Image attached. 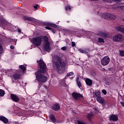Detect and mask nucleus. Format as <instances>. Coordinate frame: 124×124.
<instances>
[{"label":"nucleus","mask_w":124,"mask_h":124,"mask_svg":"<svg viewBox=\"0 0 124 124\" xmlns=\"http://www.w3.org/2000/svg\"><path fill=\"white\" fill-rule=\"evenodd\" d=\"M40 66V70L41 72H37L36 74V79L38 80L39 84H43L47 81V76L43 75L42 73L46 72V64L43 62V60H40L39 61H37Z\"/></svg>","instance_id":"obj_1"},{"label":"nucleus","mask_w":124,"mask_h":124,"mask_svg":"<svg viewBox=\"0 0 124 124\" xmlns=\"http://www.w3.org/2000/svg\"><path fill=\"white\" fill-rule=\"evenodd\" d=\"M53 66L59 73H62L65 67V62L60 56H55L52 60Z\"/></svg>","instance_id":"obj_2"},{"label":"nucleus","mask_w":124,"mask_h":124,"mask_svg":"<svg viewBox=\"0 0 124 124\" xmlns=\"http://www.w3.org/2000/svg\"><path fill=\"white\" fill-rule=\"evenodd\" d=\"M31 42H32L34 45L38 47V46H40V45H41L42 38L41 36L33 38L32 40H31Z\"/></svg>","instance_id":"obj_3"},{"label":"nucleus","mask_w":124,"mask_h":124,"mask_svg":"<svg viewBox=\"0 0 124 124\" xmlns=\"http://www.w3.org/2000/svg\"><path fill=\"white\" fill-rule=\"evenodd\" d=\"M109 62H110V58H109L108 56L104 57L101 60V64H102L104 66L108 64Z\"/></svg>","instance_id":"obj_4"},{"label":"nucleus","mask_w":124,"mask_h":124,"mask_svg":"<svg viewBox=\"0 0 124 124\" xmlns=\"http://www.w3.org/2000/svg\"><path fill=\"white\" fill-rule=\"evenodd\" d=\"M72 96L74 98V99H75V100H78L81 98L82 95L77 93H73L72 94Z\"/></svg>","instance_id":"obj_5"},{"label":"nucleus","mask_w":124,"mask_h":124,"mask_svg":"<svg viewBox=\"0 0 124 124\" xmlns=\"http://www.w3.org/2000/svg\"><path fill=\"white\" fill-rule=\"evenodd\" d=\"M50 43H44V50L47 51V52H50V50H51V46H50Z\"/></svg>","instance_id":"obj_6"},{"label":"nucleus","mask_w":124,"mask_h":124,"mask_svg":"<svg viewBox=\"0 0 124 124\" xmlns=\"http://www.w3.org/2000/svg\"><path fill=\"white\" fill-rule=\"evenodd\" d=\"M24 20H27V21H31V22H32L33 23H36V22H37V19L34 18H32L31 17H29V16H25L24 17Z\"/></svg>","instance_id":"obj_7"},{"label":"nucleus","mask_w":124,"mask_h":124,"mask_svg":"<svg viewBox=\"0 0 124 124\" xmlns=\"http://www.w3.org/2000/svg\"><path fill=\"white\" fill-rule=\"evenodd\" d=\"M11 98H12V100H13V101H15V102H19V101L20 100V98H19V97H18V96L15 94H11Z\"/></svg>","instance_id":"obj_8"},{"label":"nucleus","mask_w":124,"mask_h":124,"mask_svg":"<svg viewBox=\"0 0 124 124\" xmlns=\"http://www.w3.org/2000/svg\"><path fill=\"white\" fill-rule=\"evenodd\" d=\"M123 38V36L121 34H117L114 36L113 38V41L116 42L121 41L122 39Z\"/></svg>","instance_id":"obj_9"},{"label":"nucleus","mask_w":124,"mask_h":124,"mask_svg":"<svg viewBox=\"0 0 124 124\" xmlns=\"http://www.w3.org/2000/svg\"><path fill=\"white\" fill-rule=\"evenodd\" d=\"M52 109L54 111H59V110L61 109V107L60 106V105H59V104L56 103L52 106Z\"/></svg>","instance_id":"obj_10"},{"label":"nucleus","mask_w":124,"mask_h":124,"mask_svg":"<svg viewBox=\"0 0 124 124\" xmlns=\"http://www.w3.org/2000/svg\"><path fill=\"white\" fill-rule=\"evenodd\" d=\"M118 116L116 115H111L109 117V120L112 121V122H117L118 121Z\"/></svg>","instance_id":"obj_11"},{"label":"nucleus","mask_w":124,"mask_h":124,"mask_svg":"<svg viewBox=\"0 0 124 124\" xmlns=\"http://www.w3.org/2000/svg\"><path fill=\"white\" fill-rule=\"evenodd\" d=\"M0 25L1 26H6L7 25V21L4 18H1L0 19Z\"/></svg>","instance_id":"obj_12"},{"label":"nucleus","mask_w":124,"mask_h":124,"mask_svg":"<svg viewBox=\"0 0 124 124\" xmlns=\"http://www.w3.org/2000/svg\"><path fill=\"white\" fill-rule=\"evenodd\" d=\"M19 68L22 71L23 73H25V71L27 70V65H20L19 66Z\"/></svg>","instance_id":"obj_13"},{"label":"nucleus","mask_w":124,"mask_h":124,"mask_svg":"<svg viewBox=\"0 0 124 124\" xmlns=\"http://www.w3.org/2000/svg\"><path fill=\"white\" fill-rule=\"evenodd\" d=\"M21 75L20 74H15L13 76L12 78L15 80H18L19 79H21Z\"/></svg>","instance_id":"obj_14"},{"label":"nucleus","mask_w":124,"mask_h":124,"mask_svg":"<svg viewBox=\"0 0 124 124\" xmlns=\"http://www.w3.org/2000/svg\"><path fill=\"white\" fill-rule=\"evenodd\" d=\"M0 121H1L2 122H3L4 124H7V123H8V119H7V118L3 116L0 117Z\"/></svg>","instance_id":"obj_15"},{"label":"nucleus","mask_w":124,"mask_h":124,"mask_svg":"<svg viewBox=\"0 0 124 124\" xmlns=\"http://www.w3.org/2000/svg\"><path fill=\"white\" fill-rule=\"evenodd\" d=\"M110 16H111V14H104L103 18H104V19H106L107 20H108L110 19Z\"/></svg>","instance_id":"obj_16"},{"label":"nucleus","mask_w":124,"mask_h":124,"mask_svg":"<svg viewBox=\"0 0 124 124\" xmlns=\"http://www.w3.org/2000/svg\"><path fill=\"white\" fill-rule=\"evenodd\" d=\"M76 81L78 88L81 89V88H82V83H81V81H80L79 77L77 78Z\"/></svg>","instance_id":"obj_17"},{"label":"nucleus","mask_w":124,"mask_h":124,"mask_svg":"<svg viewBox=\"0 0 124 124\" xmlns=\"http://www.w3.org/2000/svg\"><path fill=\"white\" fill-rule=\"evenodd\" d=\"M97 100L98 102H99V103H101V104L104 103V99L101 96L97 97Z\"/></svg>","instance_id":"obj_18"},{"label":"nucleus","mask_w":124,"mask_h":124,"mask_svg":"<svg viewBox=\"0 0 124 124\" xmlns=\"http://www.w3.org/2000/svg\"><path fill=\"white\" fill-rule=\"evenodd\" d=\"M49 118L53 123H56V122H57V120H56V118H55V116H54V115L50 114L49 116Z\"/></svg>","instance_id":"obj_19"},{"label":"nucleus","mask_w":124,"mask_h":124,"mask_svg":"<svg viewBox=\"0 0 124 124\" xmlns=\"http://www.w3.org/2000/svg\"><path fill=\"white\" fill-rule=\"evenodd\" d=\"M117 30L122 31L124 33V25H120L117 28Z\"/></svg>","instance_id":"obj_20"},{"label":"nucleus","mask_w":124,"mask_h":124,"mask_svg":"<svg viewBox=\"0 0 124 124\" xmlns=\"http://www.w3.org/2000/svg\"><path fill=\"white\" fill-rule=\"evenodd\" d=\"M60 84L61 86H62V87H66V83H65L64 78L60 80Z\"/></svg>","instance_id":"obj_21"},{"label":"nucleus","mask_w":124,"mask_h":124,"mask_svg":"<svg viewBox=\"0 0 124 124\" xmlns=\"http://www.w3.org/2000/svg\"><path fill=\"white\" fill-rule=\"evenodd\" d=\"M85 82L88 86H92V84H93V81L90 79H86Z\"/></svg>","instance_id":"obj_22"},{"label":"nucleus","mask_w":124,"mask_h":124,"mask_svg":"<svg viewBox=\"0 0 124 124\" xmlns=\"http://www.w3.org/2000/svg\"><path fill=\"white\" fill-rule=\"evenodd\" d=\"M93 113H89L87 116V118L89 121H91L93 118Z\"/></svg>","instance_id":"obj_23"},{"label":"nucleus","mask_w":124,"mask_h":124,"mask_svg":"<svg viewBox=\"0 0 124 124\" xmlns=\"http://www.w3.org/2000/svg\"><path fill=\"white\" fill-rule=\"evenodd\" d=\"M97 41L98 42V43H104V39L102 38H98Z\"/></svg>","instance_id":"obj_24"},{"label":"nucleus","mask_w":124,"mask_h":124,"mask_svg":"<svg viewBox=\"0 0 124 124\" xmlns=\"http://www.w3.org/2000/svg\"><path fill=\"white\" fill-rule=\"evenodd\" d=\"M99 35L101 36V37H107V34L104 32L99 33Z\"/></svg>","instance_id":"obj_25"},{"label":"nucleus","mask_w":124,"mask_h":124,"mask_svg":"<svg viewBox=\"0 0 124 124\" xmlns=\"http://www.w3.org/2000/svg\"><path fill=\"white\" fill-rule=\"evenodd\" d=\"M95 95L96 97H98L100 96V92L99 91L97 90L95 92Z\"/></svg>","instance_id":"obj_26"},{"label":"nucleus","mask_w":124,"mask_h":124,"mask_svg":"<svg viewBox=\"0 0 124 124\" xmlns=\"http://www.w3.org/2000/svg\"><path fill=\"white\" fill-rule=\"evenodd\" d=\"M71 8H72V7L68 5L65 7V10H66V11H68V10L70 11V10H71Z\"/></svg>","instance_id":"obj_27"},{"label":"nucleus","mask_w":124,"mask_h":124,"mask_svg":"<svg viewBox=\"0 0 124 124\" xmlns=\"http://www.w3.org/2000/svg\"><path fill=\"white\" fill-rule=\"evenodd\" d=\"M117 18V16L111 14L110 17L109 19L111 20H115Z\"/></svg>","instance_id":"obj_28"},{"label":"nucleus","mask_w":124,"mask_h":124,"mask_svg":"<svg viewBox=\"0 0 124 124\" xmlns=\"http://www.w3.org/2000/svg\"><path fill=\"white\" fill-rule=\"evenodd\" d=\"M44 42H45L44 43H49L48 37L45 36L44 37Z\"/></svg>","instance_id":"obj_29"},{"label":"nucleus","mask_w":124,"mask_h":124,"mask_svg":"<svg viewBox=\"0 0 124 124\" xmlns=\"http://www.w3.org/2000/svg\"><path fill=\"white\" fill-rule=\"evenodd\" d=\"M4 91L1 89H0V96H3L4 95Z\"/></svg>","instance_id":"obj_30"},{"label":"nucleus","mask_w":124,"mask_h":124,"mask_svg":"<svg viewBox=\"0 0 124 124\" xmlns=\"http://www.w3.org/2000/svg\"><path fill=\"white\" fill-rule=\"evenodd\" d=\"M39 5H38V4H35L33 6V7L34 8V9H36V10H37V9H38V8H39Z\"/></svg>","instance_id":"obj_31"},{"label":"nucleus","mask_w":124,"mask_h":124,"mask_svg":"<svg viewBox=\"0 0 124 124\" xmlns=\"http://www.w3.org/2000/svg\"><path fill=\"white\" fill-rule=\"evenodd\" d=\"M78 51L80 53H82V54H88V52L83 49H78Z\"/></svg>","instance_id":"obj_32"},{"label":"nucleus","mask_w":124,"mask_h":124,"mask_svg":"<svg viewBox=\"0 0 124 124\" xmlns=\"http://www.w3.org/2000/svg\"><path fill=\"white\" fill-rule=\"evenodd\" d=\"M74 74V73L73 72H71L70 73H68L67 74V77H70V76H72V75H73Z\"/></svg>","instance_id":"obj_33"},{"label":"nucleus","mask_w":124,"mask_h":124,"mask_svg":"<svg viewBox=\"0 0 124 124\" xmlns=\"http://www.w3.org/2000/svg\"><path fill=\"white\" fill-rule=\"evenodd\" d=\"M120 55L121 57H124V50H120Z\"/></svg>","instance_id":"obj_34"},{"label":"nucleus","mask_w":124,"mask_h":124,"mask_svg":"<svg viewBox=\"0 0 124 124\" xmlns=\"http://www.w3.org/2000/svg\"><path fill=\"white\" fill-rule=\"evenodd\" d=\"M47 25L48 26H51V27H53V28H57V25L56 24H52L51 23H47Z\"/></svg>","instance_id":"obj_35"},{"label":"nucleus","mask_w":124,"mask_h":124,"mask_svg":"<svg viewBox=\"0 0 124 124\" xmlns=\"http://www.w3.org/2000/svg\"><path fill=\"white\" fill-rule=\"evenodd\" d=\"M102 92L103 93H104V94L105 95L107 93V91H106V90H105V89H103Z\"/></svg>","instance_id":"obj_36"},{"label":"nucleus","mask_w":124,"mask_h":124,"mask_svg":"<svg viewBox=\"0 0 124 124\" xmlns=\"http://www.w3.org/2000/svg\"><path fill=\"white\" fill-rule=\"evenodd\" d=\"M105 84L107 86H109V85H110L111 84V82H110L109 81H106Z\"/></svg>","instance_id":"obj_37"},{"label":"nucleus","mask_w":124,"mask_h":124,"mask_svg":"<svg viewBox=\"0 0 124 124\" xmlns=\"http://www.w3.org/2000/svg\"><path fill=\"white\" fill-rule=\"evenodd\" d=\"M62 51H65L66 50V46H64L61 48Z\"/></svg>","instance_id":"obj_38"},{"label":"nucleus","mask_w":124,"mask_h":124,"mask_svg":"<svg viewBox=\"0 0 124 124\" xmlns=\"http://www.w3.org/2000/svg\"><path fill=\"white\" fill-rule=\"evenodd\" d=\"M14 41V45H16V43H17V40L16 39H14L13 40Z\"/></svg>","instance_id":"obj_39"},{"label":"nucleus","mask_w":124,"mask_h":124,"mask_svg":"<svg viewBox=\"0 0 124 124\" xmlns=\"http://www.w3.org/2000/svg\"><path fill=\"white\" fill-rule=\"evenodd\" d=\"M75 45H76L75 42H72V47H75Z\"/></svg>","instance_id":"obj_40"},{"label":"nucleus","mask_w":124,"mask_h":124,"mask_svg":"<svg viewBox=\"0 0 124 124\" xmlns=\"http://www.w3.org/2000/svg\"><path fill=\"white\" fill-rule=\"evenodd\" d=\"M1 51H2V46H1V45H0V55L1 54Z\"/></svg>","instance_id":"obj_41"},{"label":"nucleus","mask_w":124,"mask_h":124,"mask_svg":"<svg viewBox=\"0 0 124 124\" xmlns=\"http://www.w3.org/2000/svg\"><path fill=\"white\" fill-rule=\"evenodd\" d=\"M17 31L18 32H19L20 33H21V32H22V30H21V29H17Z\"/></svg>","instance_id":"obj_42"},{"label":"nucleus","mask_w":124,"mask_h":124,"mask_svg":"<svg viewBox=\"0 0 124 124\" xmlns=\"http://www.w3.org/2000/svg\"><path fill=\"white\" fill-rule=\"evenodd\" d=\"M122 106H123V107H124V102H120Z\"/></svg>","instance_id":"obj_43"},{"label":"nucleus","mask_w":124,"mask_h":124,"mask_svg":"<svg viewBox=\"0 0 124 124\" xmlns=\"http://www.w3.org/2000/svg\"><path fill=\"white\" fill-rule=\"evenodd\" d=\"M10 48L12 49V50H14L15 47L14 46H11Z\"/></svg>","instance_id":"obj_44"},{"label":"nucleus","mask_w":124,"mask_h":124,"mask_svg":"<svg viewBox=\"0 0 124 124\" xmlns=\"http://www.w3.org/2000/svg\"><path fill=\"white\" fill-rule=\"evenodd\" d=\"M46 29L47 30H51V28L48 26L46 27Z\"/></svg>","instance_id":"obj_45"},{"label":"nucleus","mask_w":124,"mask_h":124,"mask_svg":"<svg viewBox=\"0 0 124 124\" xmlns=\"http://www.w3.org/2000/svg\"><path fill=\"white\" fill-rule=\"evenodd\" d=\"M94 111H93V112L94 113V114H96V113L97 112V110H95V109H93Z\"/></svg>","instance_id":"obj_46"},{"label":"nucleus","mask_w":124,"mask_h":124,"mask_svg":"<svg viewBox=\"0 0 124 124\" xmlns=\"http://www.w3.org/2000/svg\"><path fill=\"white\" fill-rule=\"evenodd\" d=\"M113 1H121V0H112Z\"/></svg>","instance_id":"obj_47"},{"label":"nucleus","mask_w":124,"mask_h":124,"mask_svg":"<svg viewBox=\"0 0 124 124\" xmlns=\"http://www.w3.org/2000/svg\"><path fill=\"white\" fill-rule=\"evenodd\" d=\"M93 1H98V0H92Z\"/></svg>","instance_id":"obj_48"},{"label":"nucleus","mask_w":124,"mask_h":124,"mask_svg":"<svg viewBox=\"0 0 124 124\" xmlns=\"http://www.w3.org/2000/svg\"><path fill=\"white\" fill-rule=\"evenodd\" d=\"M111 80H112V79L111 78Z\"/></svg>","instance_id":"obj_49"}]
</instances>
